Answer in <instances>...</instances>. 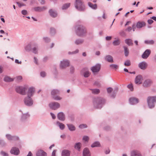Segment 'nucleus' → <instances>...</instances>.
<instances>
[{
    "instance_id": "obj_1",
    "label": "nucleus",
    "mask_w": 156,
    "mask_h": 156,
    "mask_svg": "<svg viewBox=\"0 0 156 156\" xmlns=\"http://www.w3.org/2000/svg\"><path fill=\"white\" fill-rule=\"evenodd\" d=\"M106 102L105 99L100 97L95 98L93 101L94 107L95 108H101L105 105Z\"/></svg>"
},
{
    "instance_id": "obj_2",
    "label": "nucleus",
    "mask_w": 156,
    "mask_h": 156,
    "mask_svg": "<svg viewBox=\"0 0 156 156\" xmlns=\"http://www.w3.org/2000/svg\"><path fill=\"white\" fill-rule=\"evenodd\" d=\"M74 5L75 8L79 11L83 12L86 9L83 0H75Z\"/></svg>"
},
{
    "instance_id": "obj_3",
    "label": "nucleus",
    "mask_w": 156,
    "mask_h": 156,
    "mask_svg": "<svg viewBox=\"0 0 156 156\" xmlns=\"http://www.w3.org/2000/svg\"><path fill=\"white\" fill-rule=\"evenodd\" d=\"M76 33L79 37L83 36L86 33L85 28L83 25H78L76 26Z\"/></svg>"
},
{
    "instance_id": "obj_4",
    "label": "nucleus",
    "mask_w": 156,
    "mask_h": 156,
    "mask_svg": "<svg viewBox=\"0 0 156 156\" xmlns=\"http://www.w3.org/2000/svg\"><path fill=\"white\" fill-rule=\"evenodd\" d=\"M148 105L150 108H153L155 107L156 103V96L149 97L147 98Z\"/></svg>"
},
{
    "instance_id": "obj_5",
    "label": "nucleus",
    "mask_w": 156,
    "mask_h": 156,
    "mask_svg": "<svg viewBox=\"0 0 156 156\" xmlns=\"http://www.w3.org/2000/svg\"><path fill=\"white\" fill-rule=\"evenodd\" d=\"M27 89V87L17 86L16 88V90L17 93L22 95H25L27 94L26 91Z\"/></svg>"
},
{
    "instance_id": "obj_6",
    "label": "nucleus",
    "mask_w": 156,
    "mask_h": 156,
    "mask_svg": "<svg viewBox=\"0 0 156 156\" xmlns=\"http://www.w3.org/2000/svg\"><path fill=\"white\" fill-rule=\"evenodd\" d=\"M25 105L27 106H31L33 104L34 101L31 97L26 96L23 99Z\"/></svg>"
},
{
    "instance_id": "obj_7",
    "label": "nucleus",
    "mask_w": 156,
    "mask_h": 156,
    "mask_svg": "<svg viewBox=\"0 0 156 156\" xmlns=\"http://www.w3.org/2000/svg\"><path fill=\"white\" fill-rule=\"evenodd\" d=\"M153 83V80L150 79H147L144 80L142 84V86L145 88L150 87Z\"/></svg>"
},
{
    "instance_id": "obj_8",
    "label": "nucleus",
    "mask_w": 156,
    "mask_h": 156,
    "mask_svg": "<svg viewBox=\"0 0 156 156\" xmlns=\"http://www.w3.org/2000/svg\"><path fill=\"white\" fill-rule=\"evenodd\" d=\"M50 108L53 110H55L60 107V104L57 102H52L49 103Z\"/></svg>"
},
{
    "instance_id": "obj_9",
    "label": "nucleus",
    "mask_w": 156,
    "mask_h": 156,
    "mask_svg": "<svg viewBox=\"0 0 156 156\" xmlns=\"http://www.w3.org/2000/svg\"><path fill=\"white\" fill-rule=\"evenodd\" d=\"M5 136L7 139L9 141H16L18 140L19 139V137L16 136H12L10 134H7L5 135Z\"/></svg>"
},
{
    "instance_id": "obj_10",
    "label": "nucleus",
    "mask_w": 156,
    "mask_h": 156,
    "mask_svg": "<svg viewBox=\"0 0 156 156\" xmlns=\"http://www.w3.org/2000/svg\"><path fill=\"white\" fill-rule=\"evenodd\" d=\"M143 77L141 75H139L136 76L135 79V82L136 84H140L142 83Z\"/></svg>"
},
{
    "instance_id": "obj_11",
    "label": "nucleus",
    "mask_w": 156,
    "mask_h": 156,
    "mask_svg": "<svg viewBox=\"0 0 156 156\" xmlns=\"http://www.w3.org/2000/svg\"><path fill=\"white\" fill-rule=\"evenodd\" d=\"M69 65V62L68 60H63L61 61L60 66L62 69H64L68 66Z\"/></svg>"
},
{
    "instance_id": "obj_12",
    "label": "nucleus",
    "mask_w": 156,
    "mask_h": 156,
    "mask_svg": "<svg viewBox=\"0 0 156 156\" xmlns=\"http://www.w3.org/2000/svg\"><path fill=\"white\" fill-rule=\"evenodd\" d=\"M81 73L85 77H88L90 75L88 69L87 68H83L81 70Z\"/></svg>"
},
{
    "instance_id": "obj_13",
    "label": "nucleus",
    "mask_w": 156,
    "mask_h": 156,
    "mask_svg": "<svg viewBox=\"0 0 156 156\" xmlns=\"http://www.w3.org/2000/svg\"><path fill=\"white\" fill-rule=\"evenodd\" d=\"M20 152L19 149L16 147H13L10 151L11 154L16 155L19 154Z\"/></svg>"
},
{
    "instance_id": "obj_14",
    "label": "nucleus",
    "mask_w": 156,
    "mask_h": 156,
    "mask_svg": "<svg viewBox=\"0 0 156 156\" xmlns=\"http://www.w3.org/2000/svg\"><path fill=\"white\" fill-rule=\"evenodd\" d=\"M151 51L150 49H147L141 55L142 58L143 59H147L150 55Z\"/></svg>"
},
{
    "instance_id": "obj_15",
    "label": "nucleus",
    "mask_w": 156,
    "mask_h": 156,
    "mask_svg": "<svg viewBox=\"0 0 156 156\" xmlns=\"http://www.w3.org/2000/svg\"><path fill=\"white\" fill-rule=\"evenodd\" d=\"M32 9L35 12H41L47 9V7L45 6H37L34 7Z\"/></svg>"
},
{
    "instance_id": "obj_16",
    "label": "nucleus",
    "mask_w": 156,
    "mask_h": 156,
    "mask_svg": "<svg viewBox=\"0 0 156 156\" xmlns=\"http://www.w3.org/2000/svg\"><path fill=\"white\" fill-rule=\"evenodd\" d=\"M35 92V89L33 87H30L27 92V96L30 97H32Z\"/></svg>"
},
{
    "instance_id": "obj_17",
    "label": "nucleus",
    "mask_w": 156,
    "mask_h": 156,
    "mask_svg": "<svg viewBox=\"0 0 156 156\" xmlns=\"http://www.w3.org/2000/svg\"><path fill=\"white\" fill-rule=\"evenodd\" d=\"M101 68V65L99 64H97L94 66L91 67V69L93 73H96L98 72Z\"/></svg>"
},
{
    "instance_id": "obj_18",
    "label": "nucleus",
    "mask_w": 156,
    "mask_h": 156,
    "mask_svg": "<svg viewBox=\"0 0 156 156\" xmlns=\"http://www.w3.org/2000/svg\"><path fill=\"white\" fill-rule=\"evenodd\" d=\"M58 119L62 121H64L65 120V115L62 112H59L57 114Z\"/></svg>"
},
{
    "instance_id": "obj_19",
    "label": "nucleus",
    "mask_w": 156,
    "mask_h": 156,
    "mask_svg": "<svg viewBox=\"0 0 156 156\" xmlns=\"http://www.w3.org/2000/svg\"><path fill=\"white\" fill-rule=\"evenodd\" d=\"M147 66V63L145 62H142L140 63L138 65L139 67L142 69H145Z\"/></svg>"
},
{
    "instance_id": "obj_20",
    "label": "nucleus",
    "mask_w": 156,
    "mask_h": 156,
    "mask_svg": "<svg viewBox=\"0 0 156 156\" xmlns=\"http://www.w3.org/2000/svg\"><path fill=\"white\" fill-rule=\"evenodd\" d=\"M129 101L130 104L132 105L136 104L139 102L138 99L135 97L130 98L129 99Z\"/></svg>"
},
{
    "instance_id": "obj_21",
    "label": "nucleus",
    "mask_w": 156,
    "mask_h": 156,
    "mask_svg": "<svg viewBox=\"0 0 156 156\" xmlns=\"http://www.w3.org/2000/svg\"><path fill=\"white\" fill-rule=\"evenodd\" d=\"M130 155L131 156H142L140 152L136 150L132 151L130 153Z\"/></svg>"
},
{
    "instance_id": "obj_22",
    "label": "nucleus",
    "mask_w": 156,
    "mask_h": 156,
    "mask_svg": "<svg viewBox=\"0 0 156 156\" xmlns=\"http://www.w3.org/2000/svg\"><path fill=\"white\" fill-rule=\"evenodd\" d=\"M83 156H91L90 152L87 148L86 147L84 149L83 151Z\"/></svg>"
},
{
    "instance_id": "obj_23",
    "label": "nucleus",
    "mask_w": 156,
    "mask_h": 156,
    "mask_svg": "<svg viewBox=\"0 0 156 156\" xmlns=\"http://www.w3.org/2000/svg\"><path fill=\"white\" fill-rule=\"evenodd\" d=\"M146 25L145 23L143 21H138L136 23V27L138 28H140L145 26Z\"/></svg>"
},
{
    "instance_id": "obj_24",
    "label": "nucleus",
    "mask_w": 156,
    "mask_h": 156,
    "mask_svg": "<svg viewBox=\"0 0 156 156\" xmlns=\"http://www.w3.org/2000/svg\"><path fill=\"white\" fill-rule=\"evenodd\" d=\"M36 154L37 156H47V153L41 150L38 151Z\"/></svg>"
},
{
    "instance_id": "obj_25",
    "label": "nucleus",
    "mask_w": 156,
    "mask_h": 156,
    "mask_svg": "<svg viewBox=\"0 0 156 156\" xmlns=\"http://www.w3.org/2000/svg\"><path fill=\"white\" fill-rule=\"evenodd\" d=\"M82 144L80 142H78L75 144L74 147L76 150L79 151H81V148L82 147Z\"/></svg>"
},
{
    "instance_id": "obj_26",
    "label": "nucleus",
    "mask_w": 156,
    "mask_h": 156,
    "mask_svg": "<svg viewBox=\"0 0 156 156\" xmlns=\"http://www.w3.org/2000/svg\"><path fill=\"white\" fill-rule=\"evenodd\" d=\"M49 12L50 15L53 17H55L57 16V13L56 12L52 9L49 10Z\"/></svg>"
},
{
    "instance_id": "obj_27",
    "label": "nucleus",
    "mask_w": 156,
    "mask_h": 156,
    "mask_svg": "<svg viewBox=\"0 0 156 156\" xmlns=\"http://www.w3.org/2000/svg\"><path fill=\"white\" fill-rule=\"evenodd\" d=\"M105 60L109 62H113V58L110 55H107L105 57Z\"/></svg>"
},
{
    "instance_id": "obj_28",
    "label": "nucleus",
    "mask_w": 156,
    "mask_h": 156,
    "mask_svg": "<svg viewBox=\"0 0 156 156\" xmlns=\"http://www.w3.org/2000/svg\"><path fill=\"white\" fill-rule=\"evenodd\" d=\"M84 41V39L81 38H78L75 40L74 41V43L75 44L77 45L81 44L83 43Z\"/></svg>"
},
{
    "instance_id": "obj_29",
    "label": "nucleus",
    "mask_w": 156,
    "mask_h": 156,
    "mask_svg": "<svg viewBox=\"0 0 156 156\" xmlns=\"http://www.w3.org/2000/svg\"><path fill=\"white\" fill-rule=\"evenodd\" d=\"M66 125L70 131H74L76 130L75 127L73 124H68Z\"/></svg>"
},
{
    "instance_id": "obj_30",
    "label": "nucleus",
    "mask_w": 156,
    "mask_h": 156,
    "mask_svg": "<svg viewBox=\"0 0 156 156\" xmlns=\"http://www.w3.org/2000/svg\"><path fill=\"white\" fill-rule=\"evenodd\" d=\"M70 151L67 150H64L62 151V156H69Z\"/></svg>"
},
{
    "instance_id": "obj_31",
    "label": "nucleus",
    "mask_w": 156,
    "mask_h": 156,
    "mask_svg": "<svg viewBox=\"0 0 156 156\" xmlns=\"http://www.w3.org/2000/svg\"><path fill=\"white\" fill-rule=\"evenodd\" d=\"M125 42L129 46H132L133 44V40L131 39H125Z\"/></svg>"
},
{
    "instance_id": "obj_32",
    "label": "nucleus",
    "mask_w": 156,
    "mask_h": 156,
    "mask_svg": "<svg viewBox=\"0 0 156 156\" xmlns=\"http://www.w3.org/2000/svg\"><path fill=\"white\" fill-rule=\"evenodd\" d=\"M92 147H100L101 144L98 141H95L91 145Z\"/></svg>"
},
{
    "instance_id": "obj_33",
    "label": "nucleus",
    "mask_w": 156,
    "mask_h": 156,
    "mask_svg": "<svg viewBox=\"0 0 156 156\" xmlns=\"http://www.w3.org/2000/svg\"><path fill=\"white\" fill-rule=\"evenodd\" d=\"M30 117V115L28 113L23 114L21 117V120L24 121Z\"/></svg>"
},
{
    "instance_id": "obj_34",
    "label": "nucleus",
    "mask_w": 156,
    "mask_h": 156,
    "mask_svg": "<svg viewBox=\"0 0 156 156\" xmlns=\"http://www.w3.org/2000/svg\"><path fill=\"white\" fill-rule=\"evenodd\" d=\"M88 5L89 7L94 9H96L97 8V5L96 4H93L90 2L88 3Z\"/></svg>"
},
{
    "instance_id": "obj_35",
    "label": "nucleus",
    "mask_w": 156,
    "mask_h": 156,
    "mask_svg": "<svg viewBox=\"0 0 156 156\" xmlns=\"http://www.w3.org/2000/svg\"><path fill=\"white\" fill-rule=\"evenodd\" d=\"M56 124L61 130H63L65 128V126L63 124L57 121L56 122Z\"/></svg>"
},
{
    "instance_id": "obj_36",
    "label": "nucleus",
    "mask_w": 156,
    "mask_h": 156,
    "mask_svg": "<svg viewBox=\"0 0 156 156\" xmlns=\"http://www.w3.org/2000/svg\"><path fill=\"white\" fill-rule=\"evenodd\" d=\"M70 3H66L64 4L62 7V10H66L68 9L70 6Z\"/></svg>"
},
{
    "instance_id": "obj_37",
    "label": "nucleus",
    "mask_w": 156,
    "mask_h": 156,
    "mask_svg": "<svg viewBox=\"0 0 156 156\" xmlns=\"http://www.w3.org/2000/svg\"><path fill=\"white\" fill-rule=\"evenodd\" d=\"M117 89H115L112 92V93L110 95V97L113 98H115L117 92Z\"/></svg>"
},
{
    "instance_id": "obj_38",
    "label": "nucleus",
    "mask_w": 156,
    "mask_h": 156,
    "mask_svg": "<svg viewBox=\"0 0 156 156\" xmlns=\"http://www.w3.org/2000/svg\"><path fill=\"white\" fill-rule=\"evenodd\" d=\"M123 48L124 49V54L126 56H127L129 55V51L128 48L126 46H124Z\"/></svg>"
},
{
    "instance_id": "obj_39",
    "label": "nucleus",
    "mask_w": 156,
    "mask_h": 156,
    "mask_svg": "<svg viewBox=\"0 0 156 156\" xmlns=\"http://www.w3.org/2000/svg\"><path fill=\"white\" fill-rule=\"evenodd\" d=\"M13 80L12 79L8 76H6L4 78V80L7 82H12Z\"/></svg>"
},
{
    "instance_id": "obj_40",
    "label": "nucleus",
    "mask_w": 156,
    "mask_h": 156,
    "mask_svg": "<svg viewBox=\"0 0 156 156\" xmlns=\"http://www.w3.org/2000/svg\"><path fill=\"white\" fill-rule=\"evenodd\" d=\"M59 93L60 91L57 89H53L51 91V94L53 96L59 94Z\"/></svg>"
},
{
    "instance_id": "obj_41",
    "label": "nucleus",
    "mask_w": 156,
    "mask_h": 156,
    "mask_svg": "<svg viewBox=\"0 0 156 156\" xmlns=\"http://www.w3.org/2000/svg\"><path fill=\"white\" fill-rule=\"evenodd\" d=\"M90 90L92 93L94 94H98L100 92V90L98 89H91Z\"/></svg>"
},
{
    "instance_id": "obj_42",
    "label": "nucleus",
    "mask_w": 156,
    "mask_h": 156,
    "mask_svg": "<svg viewBox=\"0 0 156 156\" xmlns=\"http://www.w3.org/2000/svg\"><path fill=\"white\" fill-rule=\"evenodd\" d=\"M120 40L119 39L115 40L113 42L112 44L114 46H117L120 44Z\"/></svg>"
},
{
    "instance_id": "obj_43",
    "label": "nucleus",
    "mask_w": 156,
    "mask_h": 156,
    "mask_svg": "<svg viewBox=\"0 0 156 156\" xmlns=\"http://www.w3.org/2000/svg\"><path fill=\"white\" fill-rule=\"evenodd\" d=\"M144 43L147 44H153L154 42L153 40H147L144 41Z\"/></svg>"
},
{
    "instance_id": "obj_44",
    "label": "nucleus",
    "mask_w": 156,
    "mask_h": 156,
    "mask_svg": "<svg viewBox=\"0 0 156 156\" xmlns=\"http://www.w3.org/2000/svg\"><path fill=\"white\" fill-rule=\"evenodd\" d=\"M31 44H29L26 46L25 48V50L29 52L31 50Z\"/></svg>"
},
{
    "instance_id": "obj_45",
    "label": "nucleus",
    "mask_w": 156,
    "mask_h": 156,
    "mask_svg": "<svg viewBox=\"0 0 156 156\" xmlns=\"http://www.w3.org/2000/svg\"><path fill=\"white\" fill-rule=\"evenodd\" d=\"M110 68L113 69H116L118 68V66L117 65L112 64L110 65Z\"/></svg>"
},
{
    "instance_id": "obj_46",
    "label": "nucleus",
    "mask_w": 156,
    "mask_h": 156,
    "mask_svg": "<svg viewBox=\"0 0 156 156\" xmlns=\"http://www.w3.org/2000/svg\"><path fill=\"white\" fill-rule=\"evenodd\" d=\"M0 154L1 156H9V154L6 152L3 151L0 152Z\"/></svg>"
},
{
    "instance_id": "obj_47",
    "label": "nucleus",
    "mask_w": 156,
    "mask_h": 156,
    "mask_svg": "<svg viewBox=\"0 0 156 156\" xmlns=\"http://www.w3.org/2000/svg\"><path fill=\"white\" fill-rule=\"evenodd\" d=\"M43 41L45 43H48L50 41V39L48 37H45L43 38Z\"/></svg>"
},
{
    "instance_id": "obj_48",
    "label": "nucleus",
    "mask_w": 156,
    "mask_h": 156,
    "mask_svg": "<svg viewBox=\"0 0 156 156\" xmlns=\"http://www.w3.org/2000/svg\"><path fill=\"white\" fill-rule=\"evenodd\" d=\"M52 98L55 100L58 101L62 99V98L58 96H53Z\"/></svg>"
},
{
    "instance_id": "obj_49",
    "label": "nucleus",
    "mask_w": 156,
    "mask_h": 156,
    "mask_svg": "<svg viewBox=\"0 0 156 156\" xmlns=\"http://www.w3.org/2000/svg\"><path fill=\"white\" fill-rule=\"evenodd\" d=\"M56 33V30L54 28H51L50 29V34L51 35H54Z\"/></svg>"
},
{
    "instance_id": "obj_50",
    "label": "nucleus",
    "mask_w": 156,
    "mask_h": 156,
    "mask_svg": "<svg viewBox=\"0 0 156 156\" xmlns=\"http://www.w3.org/2000/svg\"><path fill=\"white\" fill-rule=\"evenodd\" d=\"M124 65L126 66H129L130 65V62L129 60H127L125 61Z\"/></svg>"
},
{
    "instance_id": "obj_51",
    "label": "nucleus",
    "mask_w": 156,
    "mask_h": 156,
    "mask_svg": "<svg viewBox=\"0 0 156 156\" xmlns=\"http://www.w3.org/2000/svg\"><path fill=\"white\" fill-rule=\"evenodd\" d=\"M79 128L80 129H83L87 128V126L86 124H82L79 126Z\"/></svg>"
},
{
    "instance_id": "obj_52",
    "label": "nucleus",
    "mask_w": 156,
    "mask_h": 156,
    "mask_svg": "<svg viewBox=\"0 0 156 156\" xmlns=\"http://www.w3.org/2000/svg\"><path fill=\"white\" fill-rule=\"evenodd\" d=\"M79 52V50L78 49H76L75 51H72V52H70L69 51L68 52V54L69 55H71V54H75L77 53H78Z\"/></svg>"
},
{
    "instance_id": "obj_53",
    "label": "nucleus",
    "mask_w": 156,
    "mask_h": 156,
    "mask_svg": "<svg viewBox=\"0 0 156 156\" xmlns=\"http://www.w3.org/2000/svg\"><path fill=\"white\" fill-rule=\"evenodd\" d=\"M89 139V138L88 136H85L83 137V140L85 141L88 142Z\"/></svg>"
},
{
    "instance_id": "obj_54",
    "label": "nucleus",
    "mask_w": 156,
    "mask_h": 156,
    "mask_svg": "<svg viewBox=\"0 0 156 156\" xmlns=\"http://www.w3.org/2000/svg\"><path fill=\"white\" fill-rule=\"evenodd\" d=\"M107 92L109 94L111 93L113 91V89L110 87L108 88L107 89Z\"/></svg>"
},
{
    "instance_id": "obj_55",
    "label": "nucleus",
    "mask_w": 156,
    "mask_h": 156,
    "mask_svg": "<svg viewBox=\"0 0 156 156\" xmlns=\"http://www.w3.org/2000/svg\"><path fill=\"white\" fill-rule=\"evenodd\" d=\"M33 52L35 54L37 53V48L36 47H34L32 49Z\"/></svg>"
},
{
    "instance_id": "obj_56",
    "label": "nucleus",
    "mask_w": 156,
    "mask_h": 156,
    "mask_svg": "<svg viewBox=\"0 0 156 156\" xmlns=\"http://www.w3.org/2000/svg\"><path fill=\"white\" fill-rule=\"evenodd\" d=\"M5 143L3 140H0V145L2 146H4L5 145Z\"/></svg>"
},
{
    "instance_id": "obj_57",
    "label": "nucleus",
    "mask_w": 156,
    "mask_h": 156,
    "mask_svg": "<svg viewBox=\"0 0 156 156\" xmlns=\"http://www.w3.org/2000/svg\"><path fill=\"white\" fill-rule=\"evenodd\" d=\"M127 87L131 91H133V86L132 84H129L128 85Z\"/></svg>"
},
{
    "instance_id": "obj_58",
    "label": "nucleus",
    "mask_w": 156,
    "mask_h": 156,
    "mask_svg": "<svg viewBox=\"0 0 156 156\" xmlns=\"http://www.w3.org/2000/svg\"><path fill=\"white\" fill-rule=\"evenodd\" d=\"M16 3L18 5V6L20 7L21 6H24L25 5L23 3H21L20 2H17Z\"/></svg>"
},
{
    "instance_id": "obj_59",
    "label": "nucleus",
    "mask_w": 156,
    "mask_h": 156,
    "mask_svg": "<svg viewBox=\"0 0 156 156\" xmlns=\"http://www.w3.org/2000/svg\"><path fill=\"white\" fill-rule=\"evenodd\" d=\"M21 13L23 15H25L27 14V11L26 10H23L21 11Z\"/></svg>"
},
{
    "instance_id": "obj_60",
    "label": "nucleus",
    "mask_w": 156,
    "mask_h": 156,
    "mask_svg": "<svg viewBox=\"0 0 156 156\" xmlns=\"http://www.w3.org/2000/svg\"><path fill=\"white\" fill-rule=\"evenodd\" d=\"M41 76L42 77H44L46 76V73L44 72H42L40 73Z\"/></svg>"
},
{
    "instance_id": "obj_61",
    "label": "nucleus",
    "mask_w": 156,
    "mask_h": 156,
    "mask_svg": "<svg viewBox=\"0 0 156 156\" xmlns=\"http://www.w3.org/2000/svg\"><path fill=\"white\" fill-rule=\"evenodd\" d=\"M74 68L73 66H71L70 68V71L71 73L74 72Z\"/></svg>"
},
{
    "instance_id": "obj_62",
    "label": "nucleus",
    "mask_w": 156,
    "mask_h": 156,
    "mask_svg": "<svg viewBox=\"0 0 156 156\" xmlns=\"http://www.w3.org/2000/svg\"><path fill=\"white\" fill-rule=\"evenodd\" d=\"M111 129V127L109 126H106L104 127V129L105 130L107 131H108L110 130Z\"/></svg>"
},
{
    "instance_id": "obj_63",
    "label": "nucleus",
    "mask_w": 156,
    "mask_h": 156,
    "mask_svg": "<svg viewBox=\"0 0 156 156\" xmlns=\"http://www.w3.org/2000/svg\"><path fill=\"white\" fill-rule=\"evenodd\" d=\"M119 34L122 36H124L125 35V32L123 31H121L119 33Z\"/></svg>"
},
{
    "instance_id": "obj_64",
    "label": "nucleus",
    "mask_w": 156,
    "mask_h": 156,
    "mask_svg": "<svg viewBox=\"0 0 156 156\" xmlns=\"http://www.w3.org/2000/svg\"><path fill=\"white\" fill-rule=\"evenodd\" d=\"M16 79L18 81H20L22 80V77L21 76H19L17 77Z\"/></svg>"
}]
</instances>
